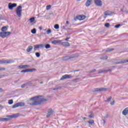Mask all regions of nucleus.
I'll list each match as a JSON object with an SVG mask.
<instances>
[{
  "label": "nucleus",
  "instance_id": "obj_1",
  "mask_svg": "<svg viewBox=\"0 0 128 128\" xmlns=\"http://www.w3.org/2000/svg\"><path fill=\"white\" fill-rule=\"evenodd\" d=\"M30 100L32 102L30 103V106H38V104H42L44 102H46L48 100L44 98V96H40L30 98Z\"/></svg>",
  "mask_w": 128,
  "mask_h": 128
},
{
  "label": "nucleus",
  "instance_id": "obj_2",
  "mask_svg": "<svg viewBox=\"0 0 128 128\" xmlns=\"http://www.w3.org/2000/svg\"><path fill=\"white\" fill-rule=\"evenodd\" d=\"M18 116H20V114L18 113L17 114L7 116L6 118H2L0 117V122H8V120H10L12 118H18Z\"/></svg>",
  "mask_w": 128,
  "mask_h": 128
},
{
  "label": "nucleus",
  "instance_id": "obj_3",
  "mask_svg": "<svg viewBox=\"0 0 128 128\" xmlns=\"http://www.w3.org/2000/svg\"><path fill=\"white\" fill-rule=\"evenodd\" d=\"M22 7L20 6H18L16 10V14L18 16V18L22 17Z\"/></svg>",
  "mask_w": 128,
  "mask_h": 128
},
{
  "label": "nucleus",
  "instance_id": "obj_4",
  "mask_svg": "<svg viewBox=\"0 0 128 128\" xmlns=\"http://www.w3.org/2000/svg\"><path fill=\"white\" fill-rule=\"evenodd\" d=\"M78 54H74L72 55L71 56H66L65 57L62 58L63 60H70V58H78Z\"/></svg>",
  "mask_w": 128,
  "mask_h": 128
},
{
  "label": "nucleus",
  "instance_id": "obj_5",
  "mask_svg": "<svg viewBox=\"0 0 128 128\" xmlns=\"http://www.w3.org/2000/svg\"><path fill=\"white\" fill-rule=\"evenodd\" d=\"M12 32H0V36L2 38H6L8 36H10Z\"/></svg>",
  "mask_w": 128,
  "mask_h": 128
},
{
  "label": "nucleus",
  "instance_id": "obj_6",
  "mask_svg": "<svg viewBox=\"0 0 128 128\" xmlns=\"http://www.w3.org/2000/svg\"><path fill=\"white\" fill-rule=\"evenodd\" d=\"M36 68H30V69H26L24 70H22L21 72H36Z\"/></svg>",
  "mask_w": 128,
  "mask_h": 128
},
{
  "label": "nucleus",
  "instance_id": "obj_7",
  "mask_svg": "<svg viewBox=\"0 0 128 128\" xmlns=\"http://www.w3.org/2000/svg\"><path fill=\"white\" fill-rule=\"evenodd\" d=\"M72 78L73 76H72V75L65 74L61 78L60 80H66V78Z\"/></svg>",
  "mask_w": 128,
  "mask_h": 128
},
{
  "label": "nucleus",
  "instance_id": "obj_8",
  "mask_svg": "<svg viewBox=\"0 0 128 128\" xmlns=\"http://www.w3.org/2000/svg\"><path fill=\"white\" fill-rule=\"evenodd\" d=\"M108 90V88H96L94 92H106Z\"/></svg>",
  "mask_w": 128,
  "mask_h": 128
},
{
  "label": "nucleus",
  "instance_id": "obj_9",
  "mask_svg": "<svg viewBox=\"0 0 128 128\" xmlns=\"http://www.w3.org/2000/svg\"><path fill=\"white\" fill-rule=\"evenodd\" d=\"M44 48V44H38L35 46L34 47V50H38V48Z\"/></svg>",
  "mask_w": 128,
  "mask_h": 128
},
{
  "label": "nucleus",
  "instance_id": "obj_10",
  "mask_svg": "<svg viewBox=\"0 0 128 128\" xmlns=\"http://www.w3.org/2000/svg\"><path fill=\"white\" fill-rule=\"evenodd\" d=\"M94 2L98 6H102V2L100 0H94Z\"/></svg>",
  "mask_w": 128,
  "mask_h": 128
},
{
  "label": "nucleus",
  "instance_id": "obj_11",
  "mask_svg": "<svg viewBox=\"0 0 128 128\" xmlns=\"http://www.w3.org/2000/svg\"><path fill=\"white\" fill-rule=\"evenodd\" d=\"M16 4L14 3V4H12V3H9L8 4V8L9 10H12L14 8H16Z\"/></svg>",
  "mask_w": 128,
  "mask_h": 128
},
{
  "label": "nucleus",
  "instance_id": "obj_12",
  "mask_svg": "<svg viewBox=\"0 0 128 128\" xmlns=\"http://www.w3.org/2000/svg\"><path fill=\"white\" fill-rule=\"evenodd\" d=\"M126 62H128V60H122L120 62H115L116 64H126Z\"/></svg>",
  "mask_w": 128,
  "mask_h": 128
},
{
  "label": "nucleus",
  "instance_id": "obj_13",
  "mask_svg": "<svg viewBox=\"0 0 128 128\" xmlns=\"http://www.w3.org/2000/svg\"><path fill=\"white\" fill-rule=\"evenodd\" d=\"M52 114H54V111L52 110V109L50 108L48 110V113L46 116L47 118H48V117L50 116H52Z\"/></svg>",
  "mask_w": 128,
  "mask_h": 128
},
{
  "label": "nucleus",
  "instance_id": "obj_14",
  "mask_svg": "<svg viewBox=\"0 0 128 128\" xmlns=\"http://www.w3.org/2000/svg\"><path fill=\"white\" fill-rule=\"evenodd\" d=\"M76 18L79 20H84V18H86V16L84 15H80L76 16Z\"/></svg>",
  "mask_w": 128,
  "mask_h": 128
},
{
  "label": "nucleus",
  "instance_id": "obj_15",
  "mask_svg": "<svg viewBox=\"0 0 128 128\" xmlns=\"http://www.w3.org/2000/svg\"><path fill=\"white\" fill-rule=\"evenodd\" d=\"M18 68L20 69L22 68L23 70H24L26 68H30V66L28 65H21L18 66Z\"/></svg>",
  "mask_w": 128,
  "mask_h": 128
},
{
  "label": "nucleus",
  "instance_id": "obj_16",
  "mask_svg": "<svg viewBox=\"0 0 128 128\" xmlns=\"http://www.w3.org/2000/svg\"><path fill=\"white\" fill-rule=\"evenodd\" d=\"M62 40H54L52 42V44H60V42H62Z\"/></svg>",
  "mask_w": 128,
  "mask_h": 128
},
{
  "label": "nucleus",
  "instance_id": "obj_17",
  "mask_svg": "<svg viewBox=\"0 0 128 128\" xmlns=\"http://www.w3.org/2000/svg\"><path fill=\"white\" fill-rule=\"evenodd\" d=\"M108 72H110V70H98V74H106Z\"/></svg>",
  "mask_w": 128,
  "mask_h": 128
},
{
  "label": "nucleus",
  "instance_id": "obj_18",
  "mask_svg": "<svg viewBox=\"0 0 128 128\" xmlns=\"http://www.w3.org/2000/svg\"><path fill=\"white\" fill-rule=\"evenodd\" d=\"M14 62V60H2V64H12Z\"/></svg>",
  "mask_w": 128,
  "mask_h": 128
},
{
  "label": "nucleus",
  "instance_id": "obj_19",
  "mask_svg": "<svg viewBox=\"0 0 128 128\" xmlns=\"http://www.w3.org/2000/svg\"><path fill=\"white\" fill-rule=\"evenodd\" d=\"M60 44H62V46H70V44L68 42H62V41L61 42Z\"/></svg>",
  "mask_w": 128,
  "mask_h": 128
},
{
  "label": "nucleus",
  "instance_id": "obj_20",
  "mask_svg": "<svg viewBox=\"0 0 128 128\" xmlns=\"http://www.w3.org/2000/svg\"><path fill=\"white\" fill-rule=\"evenodd\" d=\"M128 114V107L126 108L122 112L123 116H126Z\"/></svg>",
  "mask_w": 128,
  "mask_h": 128
},
{
  "label": "nucleus",
  "instance_id": "obj_21",
  "mask_svg": "<svg viewBox=\"0 0 128 128\" xmlns=\"http://www.w3.org/2000/svg\"><path fill=\"white\" fill-rule=\"evenodd\" d=\"M92 0H87L86 3V6H90L92 4Z\"/></svg>",
  "mask_w": 128,
  "mask_h": 128
},
{
  "label": "nucleus",
  "instance_id": "obj_22",
  "mask_svg": "<svg viewBox=\"0 0 128 128\" xmlns=\"http://www.w3.org/2000/svg\"><path fill=\"white\" fill-rule=\"evenodd\" d=\"M32 48H34V47L32 46H29L26 49V52H30L32 50Z\"/></svg>",
  "mask_w": 128,
  "mask_h": 128
},
{
  "label": "nucleus",
  "instance_id": "obj_23",
  "mask_svg": "<svg viewBox=\"0 0 128 128\" xmlns=\"http://www.w3.org/2000/svg\"><path fill=\"white\" fill-rule=\"evenodd\" d=\"M112 14V11L107 10L104 12V16H110V14Z\"/></svg>",
  "mask_w": 128,
  "mask_h": 128
},
{
  "label": "nucleus",
  "instance_id": "obj_24",
  "mask_svg": "<svg viewBox=\"0 0 128 128\" xmlns=\"http://www.w3.org/2000/svg\"><path fill=\"white\" fill-rule=\"evenodd\" d=\"M1 30H2V32H6V30H8V28H6V26H4L2 28Z\"/></svg>",
  "mask_w": 128,
  "mask_h": 128
},
{
  "label": "nucleus",
  "instance_id": "obj_25",
  "mask_svg": "<svg viewBox=\"0 0 128 128\" xmlns=\"http://www.w3.org/2000/svg\"><path fill=\"white\" fill-rule=\"evenodd\" d=\"M18 106H26V104L24 102H18Z\"/></svg>",
  "mask_w": 128,
  "mask_h": 128
},
{
  "label": "nucleus",
  "instance_id": "obj_26",
  "mask_svg": "<svg viewBox=\"0 0 128 128\" xmlns=\"http://www.w3.org/2000/svg\"><path fill=\"white\" fill-rule=\"evenodd\" d=\"M54 90H62V86H56L54 88Z\"/></svg>",
  "mask_w": 128,
  "mask_h": 128
},
{
  "label": "nucleus",
  "instance_id": "obj_27",
  "mask_svg": "<svg viewBox=\"0 0 128 128\" xmlns=\"http://www.w3.org/2000/svg\"><path fill=\"white\" fill-rule=\"evenodd\" d=\"M31 32L32 34H36V28H33L32 30H31Z\"/></svg>",
  "mask_w": 128,
  "mask_h": 128
},
{
  "label": "nucleus",
  "instance_id": "obj_28",
  "mask_svg": "<svg viewBox=\"0 0 128 128\" xmlns=\"http://www.w3.org/2000/svg\"><path fill=\"white\" fill-rule=\"evenodd\" d=\"M88 124H94V120H90L88 121Z\"/></svg>",
  "mask_w": 128,
  "mask_h": 128
},
{
  "label": "nucleus",
  "instance_id": "obj_29",
  "mask_svg": "<svg viewBox=\"0 0 128 128\" xmlns=\"http://www.w3.org/2000/svg\"><path fill=\"white\" fill-rule=\"evenodd\" d=\"M28 86V83H26L22 85L21 88H26V86Z\"/></svg>",
  "mask_w": 128,
  "mask_h": 128
},
{
  "label": "nucleus",
  "instance_id": "obj_30",
  "mask_svg": "<svg viewBox=\"0 0 128 128\" xmlns=\"http://www.w3.org/2000/svg\"><path fill=\"white\" fill-rule=\"evenodd\" d=\"M54 28L56 30H58L60 28V26L58 24H56L54 25Z\"/></svg>",
  "mask_w": 128,
  "mask_h": 128
},
{
  "label": "nucleus",
  "instance_id": "obj_31",
  "mask_svg": "<svg viewBox=\"0 0 128 128\" xmlns=\"http://www.w3.org/2000/svg\"><path fill=\"white\" fill-rule=\"evenodd\" d=\"M45 48L46 50H48V48H50V44H46Z\"/></svg>",
  "mask_w": 128,
  "mask_h": 128
},
{
  "label": "nucleus",
  "instance_id": "obj_32",
  "mask_svg": "<svg viewBox=\"0 0 128 128\" xmlns=\"http://www.w3.org/2000/svg\"><path fill=\"white\" fill-rule=\"evenodd\" d=\"M18 108V103H17V104H14V105L12 106V108Z\"/></svg>",
  "mask_w": 128,
  "mask_h": 128
},
{
  "label": "nucleus",
  "instance_id": "obj_33",
  "mask_svg": "<svg viewBox=\"0 0 128 128\" xmlns=\"http://www.w3.org/2000/svg\"><path fill=\"white\" fill-rule=\"evenodd\" d=\"M8 104H14V100H8Z\"/></svg>",
  "mask_w": 128,
  "mask_h": 128
},
{
  "label": "nucleus",
  "instance_id": "obj_34",
  "mask_svg": "<svg viewBox=\"0 0 128 128\" xmlns=\"http://www.w3.org/2000/svg\"><path fill=\"white\" fill-rule=\"evenodd\" d=\"M52 8L51 5H48L46 6V10H50V8Z\"/></svg>",
  "mask_w": 128,
  "mask_h": 128
},
{
  "label": "nucleus",
  "instance_id": "obj_35",
  "mask_svg": "<svg viewBox=\"0 0 128 128\" xmlns=\"http://www.w3.org/2000/svg\"><path fill=\"white\" fill-rule=\"evenodd\" d=\"M47 34H52V30L50 29H48L46 31Z\"/></svg>",
  "mask_w": 128,
  "mask_h": 128
},
{
  "label": "nucleus",
  "instance_id": "obj_36",
  "mask_svg": "<svg viewBox=\"0 0 128 128\" xmlns=\"http://www.w3.org/2000/svg\"><path fill=\"white\" fill-rule=\"evenodd\" d=\"M30 22H34V18H32L30 19Z\"/></svg>",
  "mask_w": 128,
  "mask_h": 128
},
{
  "label": "nucleus",
  "instance_id": "obj_37",
  "mask_svg": "<svg viewBox=\"0 0 128 128\" xmlns=\"http://www.w3.org/2000/svg\"><path fill=\"white\" fill-rule=\"evenodd\" d=\"M35 54L37 58H40V52H36Z\"/></svg>",
  "mask_w": 128,
  "mask_h": 128
},
{
  "label": "nucleus",
  "instance_id": "obj_38",
  "mask_svg": "<svg viewBox=\"0 0 128 128\" xmlns=\"http://www.w3.org/2000/svg\"><path fill=\"white\" fill-rule=\"evenodd\" d=\"M110 100H112V96H110L109 98H108L107 100H105V102H110Z\"/></svg>",
  "mask_w": 128,
  "mask_h": 128
},
{
  "label": "nucleus",
  "instance_id": "obj_39",
  "mask_svg": "<svg viewBox=\"0 0 128 128\" xmlns=\"http://www.w3.org/2000/svg\"><path fill=\"white\" fill-rule=\"evenodd\" d=\"M114 48H108L106 50V52H112V50H114Z\"/></svg>",
  "mask_w": 128,
  "mask_h": 128
},
{
  "label": "nucleus",
  "instance_id": "obj_40",
  "mask_svg": "<svg viewBox=\"0 0 128 128\" xmlns=\"http://www.w3.org/2000/svg\"><path fill=\"white\" fill-rule=\"evenodd\" d=\"M105 26L106 28H109L110 27V24L109 23H106L105 24Z\"/></svg>",
  "mask_w": 128,
  "mask_h": 128
},
{
  "label": "nucleus",
  "instance_id": "obj_41",
  "mask_svg": "<svg viewBox=\"0 0 128 128\" xmlns=\"http://www.w3.org/2000/svg\"><path fill=\"white\" fill-rule=\"evenodd\" d=\"M120 24H116V26H115V28H120Z\"/></svg>",
  "mask_w": 128,
  "mask_h": 128
},
{
  "label": "nucleus",
  "instance_id": "obj_42",
  "mask_svg": "<svg viewBox=\"0 0 128 128\" xmlns=\"http://www.w3.org/2000/svg\"><path fill=\"white\" fill-rule=\"evenodd\" d=\"M89 118H94V114H90L89 116Z\"/></svg>",
  "mask_w": 128,
  "mask_h": 128
},
{
  "label": "nucleus",
  "instance_id": "obj_43",
  "mask_svg": "<svg viewBox=\"0 0 128 128\" xmlns=\"http://www.w3.org/2000/svg\"><path fill=\"white\" fill-rule=\"evenodd\" d=\"M70 37H68L67 38H66L65 39V40H66V42H68V40H70Z\"/></svg>",
  "mask_w": 128,
  "mask_h": 128
},
{
  "label": "nucleus",
  "instance_id": "obj_44",
  "mask_svg": "<svg viewBox=\"0 0 128 128\" xmlns=\"http://www.w3.org/2000/svg\"><path fill=\"white\" fill-rule=\"evenodd\" d=\"M96 72V70L94 69V70H92L91 71H90V72Z\"/></svg>",
  "mask_w": 128,
  "mask_h": 128
},
{
  "label": "nucleus",
  "instance_id": "obj_45",
  "mask_svg": "<svg viewBox=\"0 0 128 128\" xmlns=\"http://www.w3.org/2000/svg\"><path fill=\"white\" fill-rule=\"evenodd\" d=\"M0 70H6V68H0Z\"/></svg>",
  "mask_w": 128,
  "mask_h": 128
},
{
  "label": "nucleus",
  "instance_id": "obj_46",
  "mask_svg": "<svg viewBox=\"0 0 128 128\" xmlns=\"http://www.w3.org/2000/svg\"><path fill=\"white\" fill-rule=\"evenodd\" d=\"M110 104L111 106H114V100L112 102H111Z\"/></svg>",
  "mask_w": 128,
  "mask_h": 128
},
{
  "label": "nucleus",
  "instance_id": "obj_47",
  "mask_svg": "<svg viewBox=\"0 0 128 128\" xmlns=\"http://www.w3.org/2000/svg\"><path fill=\"white\" fill-rule=\"evenodd\" d=\"M62 28L63 30H66V26H62Z\"/></svg>",
  "mask_w": 128,
  "mask_h": 128
},
{
  "label": "nucleus",
  "instance_id": "obj_48",
  "mask_svg": "<svg viewBox=\"0 0 128 128\" xmlns=\"http://www.w3.org/2000/svg\"><path fill=\"white\" fill-rule=\"evenodd\" d=\"M120 11L122 12H126V10H124V9H121Z\"/></svg>",
  "mask_w": 128,
  "mask_h": 128
},
{
  "label": "nucleus",
  "instance_id": "obj_49",
  "mask_svg": "<svg viewBox=\"0 0 128 128\" xmlns=\"http://www.w3.org/2000/svg\"><path fill=\"white\" fill-rule=\"evenodd\" d=\"M4 92V90H2V88H0V92Z\"/></svg>",
  "mask_w": 128,
  "mask_h": 128
},
{
  "label": "nucleus",
  "instance_id": "obj_50",
  "mask_svg": "<svg viewBox=\"0 0 128 128\" xmlns=\"http://www.w3.org/2000/svg\"><path fill=\"white\" fill-rule=\"evenodd\" d=\"M66 24H70V22H68V21L66 22Z\"/></svg>",
  "mask_w": 128,
  "mask_h": 128
},
{
  "label": "nucleus",
  "instance_id": "obj_51",
  "mask_svg": "<svg viewBox=\"0 0 128 128\" xmlns=\"http://www.w3.org/2000/svg\"><path fill=\"white\" fill-rule=\"evenodd\" d=\"M104 122V124H106V120H103Z\"/></svg>",
  "mask_w": 128,
  "mask_h": 128
},
{
  "label": "nucleus",
  "instance_id": "obj_52",
  "mask_svg": "<svg viewBox=\"0 0 128 128\" xmlns=\"http://www.w3.org/2000/svg\"><path fill=\"white\" fill-rule=\"evenodd\" d=\"M40 30H42V27H39Z\"/></svg>",
  "mask_w": 128,
  "mask_h": 128
},
{
  "label": "nucleus",
  "instance_id": "obj_53",
  "mask_svg": "<svg viewBox=\"0 0 128 128\" xmlns=\"http://www.w3.org/2000/svg\"><path fill=\"white\" fill-rule=\"evenodd\" d=\"M78 20V18H76H76H74V20Z\"/></svg>",
  "mask_w": 128,
  "mask_h": 128
},
{
  "label": "nucleus",
  "instance_id": "obj_54",
  "mask_svg": "<svg viewBox=\"0 0 128 128\" xmlns=\"http://www.w3.org/2000/svg\"><path fill=\"white\" fill-rule=\"evenodd\" d=\"M105 60H108V56H105Z\"/></svg>",
  "mask_w": 128,
  "mask_h": 128
},
{
  "label": "nucleus",
  "instance_id": "obj_55",
  "mask_svg": "<svg viewBox=\"0 0 128 128\" xmlns=\"http://www.w3.org/2000/svg\"><path fill=\"white\" fill-rule=\"evenodd\" d=\"M0 64H2V60H0Z\"/></svg>",
  "mask_w": 128,
  "mask_h": 128
},
{
  "label": "nucleus",
  "instance_id": "obj_56",
  "mask_svg": "<svg viewBox=\"0 0 128 128\" xmlns=\"http://www.w3.org/2000/svg\"><path fill=\"white\" fill-rule=\"evenodd\" d=\"M106 118H108V114H106Z\"/></svg>",
  "mask_w": 128,
  "mask_h": 128
},
{
  "label": "nucleus",
  "instance_id": "obj_57",
  "mask_svg": "<svg viewBox=\"0 0 128 128\" xmlns=\"http://www.w3.org/2000/svg\"><path fill=\"white\" fill-rule=\"evenodd\" d=\"M0 108H4V106H2V105H0Z\"/></svg>",
  "mask_w": 128,
  "mask_h": 128
},
{
  "label": "nucleus",
  "instance_id": "obj_58",
  "mask_svg": "<svg viewBox=\"0 0 128 128\" xmlns=\"http://www.w3.org/2000/svg\"><path fill=\"white\" fill-rule=\"evenodd\" d=\"M2 76H0V78H3Z\"/></svg>",
  "mask_w": 128,
  "mask_h": 128
},
{
  "label": "nucleus",
  "instance_id": "obj_59",
  "mask_svg": "<svg viewBox=\"0 0 128 128\" xmlns=\"http://www.w3.org/2000/svg\"><path fill=\"white\" fill-rule=\"evenodd\" d=\"M125 12H126V14H128V11H126Z\"/></svg>",
  "mask_w": 128,
  "mask_h": 128
},
{
  "label": "nucleus",
  "instance_id": "obj_60",
  "mask_svg": "<svg viewBox=\"0 0 128 128\" xmlns=\"http://www.w3.org/2000/svg\"><path fill=\"white\" fill-rule=\"evenodd\" d=\"M86 118H84V120H86Z\"/></svg>",
  "mask_w": 128,
  "mask_h": 128
},
{
  "label": "nucleus",
  "instance_id": "obj_61",
  "mask_svg": "<svg viewBox=\"0 0 128 128\" xmlns=\"http://www.w3.org/2000/svg\"><path fill=\"white\" fill-rule=\"evenodd\" d=\"M40 84H44V82H40Z\"/></svg>",
  "mask_w": 128,
  "mask_h": 128
},
{
  "label": "nucleus",
  "instance_id": "obj_62",
  "mask_svg": "<svg viewBox=\"0 0 128 128\" xmlns=\"http://www.w3.org/2000/svg\"><path fill=\"white\" fill-rule=\"evenodd\" d=\"M2 18V16H0V20Z\"/></svg>",
  "mask_w": 128,
  "mask_h": 128
},
{
  "label": "nucleus",
  "instance_id": "obj_63",
  "mask_svg": "<svg viewBox=\"0 0 128 128\" xmlns=\"http://www.w3.org/2000/svg\"><path fill=\"white\" fill-rule=\"evenodd\" d=\"M78 80V79H76L75 80Z\"/></svg>",
  "mask_w": 128,
  "mask_h": 128
},
{
  "label": "nucleus",
  "instance_id": "obj_64",
  "mask_svg": "<svg viewBox=\"0 0 128 128\" xmlns=\"http://www.w3.org/2000/svg\"><path fill=\"white\" fill-rule=\"evenodd\" d=\"M106 18V16H104V18Z\"/></svg>",
  "mask_w": 128,
  "mask_h": 128
}]
</instances>
